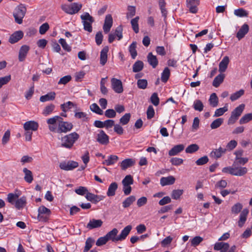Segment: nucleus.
Here are the masks:
<instances>
[{
    "instance_id": "obj_38",
    "label": "nucleus",
    "mask_w": 252,
    "mask_h": 252,
    "mask_svg": "<svg viewBox=\"0 0 252 252\" xmlns=\"http://www.w3.org/2000/svg\"><path fill=\"white\" fill-rule=\"evenodd\" d=\"M228 105L226 104L222 108H220L216 110L214 117H218L223 115V114L228 111Z\"/></svg>"
},
{
    "instance_id": "obj_19",
    "label": "nucleus",
    "mask_w": 252,
    "mask_h": 252,
    "mask_svg": "<svg viewBox=\"0 0 252 252\" xmlns=\"http://www.w3.org/2000/svg\"><path fill=\"white\" fill-rule=\"evenodd\" d=\"M135 163V161L134 159L132 158H126L120 163V166L122 170H125L127 168L134 165Z\"/></svg>"
},
{
    "instance_id": "obj_4",
    "label": "nucleus",
    "mask_w": 252,
    "mask_h": 252,
    "mask_svg": "<svg viewBox=\"0 0 252 252\" xmlns=\"http://www.w3.org/2000/svg\"><path fill=\"white\" fill-rule=\"evenodd\" d=\"M245 107L244 104H241L231 112L230 117L228 120V125H233L236 122L244 111Z\"/></svg>"
},
{
    "instance_id": "obj_27",
    "label": "nucleus",
    "mask_w": 252,
    "mask_h": 252,
    "mask_svg": "<svg viewBox=\"0 0 252 252\" xmlns=\"http://www.w3.org/2000/svg\"><path fill=\"white\" fill-rule=\"evenodd\" d=\"M249 213V210L247 209H244L240 214L239 220L238 222V225L240 227H242L247 220V217Z\"/></svg>"
},
{
    "instance_id": "obj_37",
    "label": "nucleus",
    "mask_w": 252,
    "mask_h": 252,
    "mask_svg": "<svg viewBox=\"0 0 252 252\" xmlns=\"http://www.w3.org/2000/svg\"><path fill=\"white\" fill-rule=\"evenodd\" d=\"M209 101L212 107H216L218 106L219 99L216 93H213L211 94Z\"/></svg>"
},
{
    "instance_id": "obj_14",
    "label": "nucleus",
    "mask_w": 252,
    "mask_h": 252,
    "mask_svg": "<svg viewBox=\"0 0 252 252\" xmlns=\"http://www.w3.org/2000/svg\"><path fill=\"white\" fill-rule=\"evenodd\" d=\"M23 32L21 31H16L14 32L9 37V42L13 44L17 42L23 37Z\"/></svg>"
},
{
    "instance_id": "obj_44",
    "label": "nucleus",
    "mask_w": 252,
    "mask_h": 252,
    "mask_svg": "<svg viewBox=\"0 0 252 252\" xmlns=\"http://www.w3.org/2000/svg\"><path fill=\"white\" fill-rule=\"evenodd\" d=\"M139 19V17L138 16H137L134 18L132 19L130 22L132 28L134 32L136 33L139 32V26L138 23Z\"/></svg>"
},
{
    "instance_id": "obj_20",
    "label": "nucleus",
    "mask_w": 252,
    "mask_h": 252,
    "mask_svg": "<svg viewBox=\"0 0 252 252\" xmlns=\"http://www.w3.org/2000/svg\"><path fill=\"white\" fill-rule=\"evenodd\" d=\"M132 229V226L130 225H128L126 226L121 231L120 235L118 236V241H122L125 240L127 236L129 233Z\"/></svg>"
},
{
    "instance_id": "obj_8",
    "label": "nucleus",
    "mask_w": 252,
    "mask_h": 252,
    "mask_svg": "<svg viewBox=\"0 0 252 252\" xmlns=\"http://www.w3.org/2000/svg\"><path fill=\"white\" fill-rule=\"evenodd\" d=\"M111 86L114 91L118 94L122 93L124 90L122 81L115 78H112L111 80Z\"/></svg>"
},
{
    "instance_id": "obj_7",
    "label": "nucleus",
    "mask_w": 252,
    "mask_h": 252,
    "mask_svg": "<svg viewBox=\"0 0 252 252\" xmlns=\"http://www.w3.org/2000/svg\"><path fill=\"white\" fill-rule=\"evenodd\" d=\"M78 166V162L72 160L62 162L59 165L61 169L66 171L72 170Z\"/></svg>"
},
{
    "instance_id": "obj_23",
    "label": "nucleus",
    "mask_w": 252,
    "mask_h": 252,
    "mask_svg": "<svg viewBox=\"0 0 252 252\" xmlns=\"http://www.w3.org/2000/svg\"><path fill=\"white\" fill-rule=\"evenodd\" d=\"M249 30V27L248 25L247 24H244L238 32L236 34V37L239 40L241 39L248 32Z\"/></svg>"
},
{
    "instance_id": "obj_6",
    "label": "nucleus",
    "mask_w": 252,
    "mask_h": 252,
    "mask_svg": "<svg viewBox=\"0 0 252 252\" xmlns=\"http://www.w3.org/2000/svg\"><path fill=\"white\" fill-rule=\"evenodd\" d=\"M82 5L81 4L77 2H74L70 5L63 4L62 5V9L65 13L73 15L78 12L81 9Z\"/></svg>"
},
{
    "instance_id": "obj_55",
    "label": "nucleus",
    "mask_w": 252,
    "mask_h": 252,
    "mask_svg": "<svg viewBox=\"0 0 252 252\" xmlns=\"http://www.w3.org/2000/svg\"><path fill=\"white\" fill-rule=\"evenodd\" d=\"M184 190L183 189H174L171 193V197L174 199H178L183 194Z\"/></svg>"
},
{
    "instance_id": "obj_35",
    "label": "nucleus",
    "mask_w": 252,
    "mask_h": 252,
    "mask_svg": "<svg viewBox=\"0 0 252 252\" xmlns=\"http://www.w3.org/2000/svg\"><path fill=\"white\" fill-rule=\"evenodd\" d=\"M224 77V74L220 73V74H219L215 78L213 82V86L216 88L218 87L223 81Z\"/></svg>"
},
{
    "instance_id": "obj_33",
    "label": "nucleus",
    "mask_w": 252,
    "mask_h": 252,
    "mask_svg": "<svg viewBox=\"0 0 252 252\" xmlns=\"http://www.w3.org/2000/svg\"><path fill=\"white\" fill-rule=\"evenodd\" d=\"M55 93L52 92L47 94L45 95L41 96L39 100L41 102H44L47 101L54 100L55 98Z\"/></svg>"
},
{
    "instance_id": "obj_32",
    "label": "nucleus",
    "mask_w": 252,
    "mask_h": 252,
    "mask_svg": "<svg viewBox=\"0 0 252 252\" xmlns=\"http://www.w3.org/2000/svg\"><path fill=\"white\" fill-rule=\"evenodd\" d=\"M23 171L25 174L24 180L25 181L28 183H31L33 179L32 171L27 168H24Z\"/></svg>"
},
{
    "instance_id": "obj_29",
    "label": "nucleus",
    "mask_w": 252,
    "mask_h": 252,
    "mask_svg": "<svg viewBox=\"0 0 252 252\" xmlns=\"http://www.w3.org/2000/svg\"><path fill=\"white\" fill-rule=\"evenodd\" d=\"M26 197L25 196H22L20 198H18L14 205L16 209L20 210L23 208L26 205Z\"/></svg>"
},
{
    "instance_id": "obj_25",
    "label": "nucleus",
    "mask_w": 252,
    "mask_h": 252,
    "mask_svg": "<svg viewBox=\"0 0 252 252\" xmlns=\"http://www.w3.org/2000/svg\"><path fill=\"white\" fill-rule=\"evenodd\" d=\"M175 181V178L172 176L167 177H162L160 180V184L162 186L173 185Z\"/></svg>"
},
{
    "instance_id": "obj_28",
    "label": "nucleus",
    "mask_w": 252,
    "mask_h": 252,
    "mask_svg": "<svg viewBox=\"0 0 252 252\" xmlns=\"http://www.w3.org/2000/svg\"><path fill=\"white\" fill-rule=\"evenodd\" d=\"M20 195L21 192L19 191H16L14 193H9L7 194V201L12 205H14L15 201Z\"/></svg>"
},
{
    "instance_id": "obj_49",
    "label": "nucleus",
    "mask_w": 252,
    "mask_h": 252,
    "mask_svg": "<svg viewBox=\"0 0 252 252\" xmlns=\"http://www.w3.org/2000/svg\"><path fill=\"white\" fill-rule=\"evenodd\" d=\"M244 94V90L243 89L240 90L239 91L233 93L230 96V99L231 101H233L239 98H240L242 95Z\"/></svg>"
},
{
    "instance_id": "obj_18",
    "label": "nucleus",
    "mask_w": 252,
    "mask_h": 252,
    "mask_svg": "<svg viewBox=\"0 0 252 252\" xmlns=\"http://www.w3.org/2000/svg\"><path fill=\"white\" fill-rule=\"evenodd\" d=\"M185 149V145L183 144H179L174 146L168 152L170 156H174L181 153Z\"/></svg>"
},
{
    "instance_id": "obj_42",
    "label": "nucleus",
    "mask_w": 252,
    "mask_h": 252,
    "mask_svg": "<svg viewBox=\"0 0 252 252\" xmlns=\"http://www.w3.org/2000/svg\"><path fill=\"white\" fill-rule=\"evenodd\" d=\"M193 108L195 110L201 112L203 110L204 105L200 100L196 99L193 102Z\"/></svg>"
},
{
    "instance_id": "obj_59",
    "label": "nucleus",
    "mask_w": 252,
    "mask_h": 252,
    "mask_svg": "<svg viewBox=\"0 0 252 252\" xmlns=\"http://www.w3.org/2000/svg\"><path fill=\"white\" fill-rule=\"evenodd\" d=\"M234 14L238 17H246L248 16V12L243 8H239L234 10Z\"/></svg>"
},
{
    "instance_id": "obj_53",
    "label": "nucleus",
    "mask_w": 252,
    "mask_h": 252,
    "mask_svg": "<svg viewBox=\"0 0 252 252\" xmlns=\"http://www.w3.org/2000/svg\"><path fill=\"white\" fill-rule=\"evenodd\" d=\"M55 108V106L53 104L46 106L43 110V114L45 116L49 115L54 111Z\"/></svg>"
},
{
    "instance_id": "obj_56",
    "label": "nucleus",
    "mask_w": 252,
    "mask_h": 252,
    "mask_svg": "<svg viewBox=\"0 0 252 252\" xmlns=\"http://www.w3.org/2000/svg\"><path fill=\"white\" fill-rule=\"evenodd\" d=\"M203 240V238L200 236H195L190 240L191 245L193 247L198 246Z\"/></svg>"
},
{
    "instance_id": "obj_1",
    "label": "nucleus",
    "mask_w": 252,
    "mask_h": 252,
    "mask_svg": "<svg viewBox=\"0 0 252 252\" xmlns=\"http://www.w3.org/2000/svg\"><path fill=\"white\" fill-rule=\"evenodd\" d=\"M49 130L54 132L61 133L70 131L73 128L72 124L63 121V119L59 116H55L47 120Z\"/></svg>"
},
{
    "instance_id": "obj_51",
    "label": "nucleus",
    "mask_w": 252,
    "mask_h": 252,
    "mask_svg": "<svg viewBox=\"0 0 252 252\" xmlns=\"http://www.w3.org/2000/svg\"><path fill=\"white\" fill-rule=\"evenodd\" d=\"M199 148V146L197 144H192L188 146L186 149V152L189 154L193 153L198 151Z\"/></svg>"
},
{
    "instance_id": "obj_26",
    "label": "nucleus",
    "mask_w": 252,
    "mask_h": 252,
    "mask_svg": "<svg viewBox=\"0 0 252 252\" xmlns=\"http://www.w3.org/2000/svg\"><path fill=\"white\" fill-rule=\"evenodd\" d=\"M226 151V149L220 147L218 149L214 150L210 153V156L215 158H218L221 157L222 155L224 154Z\"/></svg>"
},
{
    "instance_id": "obj_63",
    "label": "nucleus",
    "mask_w": 252,
    "mask_h": 252,
    "mask_svg": "<svg viewBox=\"0 0 252 252\" xmlns=\"http://www.w3.org/2000/svg\"><path fill=\"white\" fill-rule=\"evenodd\" d=\"M38 212L39 214H42L49 216L51 213V211L44 206L39 207L38 209Z\"/></svg>"
},
{
    "instance_id": "obj_3",
    "label": "nucleus",
    "mask_w": 252,
    "mask_h": 252,
    "mask_svg": "<svg viewBox=\"0 0 252 252\" xmlns=\"http://www.w3.org/2000/svg\"><path fill=\"white\" fill-rule=\"evenodd\" d=\"M80 18L84 27V30L89 32H91L93 31L92 25L94 21V18L88 12H85L81 15Z\"/></svg>"
},
{
    "instance_id": "obj_50",
    "label": "nucleus",
    "mask_w": 252,
    "mask_h": 252,
    "mask_svg": "<svg viewBox=\"0 0 252 252\" xmlns=\"http://www.w3.org/2000/svg\"><path fill=\"white\" fill-rule=\"evenodd\" d=\"M249 159L247 158H235V160L234 161V165H244L246 163L248 162Z\"/></svg>"
},
{
    "instance_id": "obj_21",
    "label": "nucleus",
    "mask_w": 252,
    "mask_h": 252,
    "mask_svg": "<svg viewBox=\"0 0 252 252\" xmlns=\"http://www.w3.org/2000/svg\"><path fill=\"white\" fill-rule=\"evenodd\" d=\"M229 63V59L228 56H225L219 63V71L220 73H222L226 70L228 63Z\"/></svg>"
},
{
    "instance_id": "obj_11",
    "label": "nucleus",
    "mask_w": 252,
    "mask_h": 252,
    "mask_svg": "<svg viewBox=\"0 0 252 252\" xmlns=\"http://www.w3.org/2000/svg\"><path fill=\"white\" fill-rule=\"evenodd\" d=\"M30 50V47L26 45L22 46L19 50L18 59L20 62H23Z\"/></svg>"
},
{
    "instance_id": "obj_22",
    "label": "nucleus",
    "mask_w": 252,
    "mask_h": 252,
    "mask_svg": "<svg viewBox=\"0 0 252 252\" xmlns=\"http://www.w3.org/2000/svg\"><path fill=\"white\" fill-rule=\"evenodd\" d=\"M234 176H242L245 175L248 172V169L245 167L237 166L233 164Z\"/></svg>"
},
{
    "instance_id": "obj_47",
    "label": "nucleus",
    "mask_w": 252,
    "mask_h": 252,
    "mask_svg": "<svg viewBox=\"0 0 252 252\" xmlns=\"http://www.w3.org/2000/svg\"><path fill=\"white\" fill-rule=\"evenodd\" d=\"M252 120V113H248L245 114L239 120V124H244L248 123Z\"/></svg>"
},
{
    "instance_id": "obj_2",
    "label": "nucleus",
    "mask_w": 252,
    "mask_h": 252,
    "mask_svg": "<svg viewBox=\"0 0 252 252\" xmlns=\"http://www.w3.org/2000/svg\"><path fill=\"white\" fill-rule=\"evenodd\" d=\"M79 138V135L76 132H72L62 137L61 146L67 149H71Z\"/></svg>"
},
{
    "instance_id": "obj_54",
    "label": "nucleus",
    "mask_w": 252,
    "mask_h": 252,
    "mask_svg": "<svg viewBox=\"0 0 252 252\" xmlns=\"http://www.w3.org/2000/svg\"><path fill=\"white\" fill-rule=\"evenodd\" d=\"M90 109L92 111L98 115H102L103 111L99 108L96 103H93L90 105Z\"/></svg>"
},
{
    "instance_id": "obj_24",
    "label": "nucleus",
    "mask_w": 252,
    "mask_h": 252,
    "mask_svg": "<svg viewBox=\"0 0 252 252\" xmlns=\"http://www.w3.org/2000/svg\"><path fill=\"white\" fill-rule=\"evenodd\" d=\"M86 199L94 203H96L103 199L102 196L94 194L90 192H87L86 195Z\"/></svg>"
},
{
    "instance_id": "obj_39",
    "label": "nucleus",
    "mask_w": 252,
    "mask_h": 252,
    "mask_svg": "<svg viewBox=\"0 0 252 252\" xmlns=\"http://www.w3.org/2000/svg\"><path fill=\"white\" fill-rule=\"evenodd\" d=\"M136 200V198L134 196L131 195L127 197L123 202V206L124 208H126L130 206Z\"/></svg>"
},
{
    "instance_id": "obj_46",
    "label": "nucleus",
    "mask_w": 252,
    "mask_h": 252,
    "mask_svg": "<svg viewBox=\"0 0 252 252\" xmlns=\"http://www.w3.org/2000/svg\"><path fill=\"white\" fill-rule=\"evenodd\" d=\"M74 117L79 119H81L82 121H87L88 118L87 114L83 112L74 111Z\"/></svg>"
},
{
    "instance_id": "obj_60",
    "label": "nucleus",
    "mask_w": 252,
    "mask_h": 252,
    "mask_svg": "<svg viewBox=\"0 0 252 252\" xmlns=\"http://www.w3.org/2000/svg\"><path fill=\"white\" fill-rule=\"evenodd\" d=\"M137 87L140 89H145L148 85V82L146 79H139L137 82Z\"/></svg>"
},
{
    "instance_id": "obj_36",
    "label": "nucleus",
    "mask_w": 252,
    "mask_h": 252,
    "mask_svg": "<svg viewBox=\"0 0 252 252\" xmlns=\"http://www.w3.org/2000/svg\"><path fill=\"white\" fill-rule=\"evenodd\" d=\"M75 106L76 104L71 101H67L61 105V109L63 112H67Z\"/></svg>"
},
{
    "instance_id": "obj_12",
    "label": "nucleus",
    "mask_w": 252,
    "mask_h": 252,
    "mask_svg": "<svg viewBox=\"0 0 252 252\" xmlns=\"http://www.w3.org/2000/svg\"><path fill=\"white\" fill-rule=\"evenodd\" d=\"M38 126V124L33 121H28L24 124V128L25 130L36 131Z\"/></svg>"
},
{
    "instance_id": "obj_61",
    "label": "nucleus",
    "mask_w": 252,
    "mask_h": 252,
    "mask_svg": "<svg viewBox=\"0 0 252 252\" xmlns=\"http://www.w3.org/2000/svg\"><path fill=\"white\" fill-rule=\"evenodd\" d=\"M104 115L108 118H114L116 116V112L114 109H109L105 111Z\"/></svg>"
},
{
    "instance_id": "obj_30",
    "label": "nucleus",
    "mask_w": 252,
    "mask_h": 252,
    "mask_svg": "<svg viewBox=\"0 0 252 252\" xmlns=\"http://www.w3.org/2000/svg\"><path fill=\"white\" fill-rule=\"evenodd\" d=\"M119 159V158L116 155H110L107 158L102 162V164L107 166H110L114 164Z\"/></svg>"
},
{
    "instance_id": "obj_34",
    "label": "nucleus",
    "mask_w": 252,
    "mask_h": 252,
    "mask_svg": "<svg viewBox=\"0 0 252 252\" xmlns=\"http://www.w3.org/2000/svg\"><path fill=\"white\" fill-rule=\"evenodd\" d=\"M118 189V184L116 182L112 183L109 186L107 192L108 196H113L115 195V192Z\"/></svg>"
},
{
    "instance_id": "obj_40",
    "label": "nucleus",
    "mask_w": 252,
    "mask_h": 252,
    "mask_svg": "<svg viewBox=\"0 0 252 252\" xmlns=\"http://www.w3.org/2000/svg\"><path fill=\"white\" fill-rule=\"evenodd\" d=\"M136 42H133L129 46L128 50L133 59H135L137 56V53L136 50Z\"/></svg>"
},
{
    "instance_id": "obj_52",
    "label": "nucleus",
    "mask_w": 252,
    "mask_h": 252,
    "mask_svg": "<svg viewBox=\"0 0 252 252\" xmlns=\"http://www.w3.org/2000/svg\"><path fill=\"white\" fill-rule=\"evenodd\" d=\"M133 180L132 177L130 175H126L125 178L122 180V184L123 186H127V185H131L133 184Z\"/></svg>"
},
{
    "instance_id": "obj_10",
    "label": "nucleus",
    "mask_w": 252,
    "mask_h": 252,
    "mask_svg": "<svg viewBox=\"0 0 252 252\" xmlns=\"http://www.w3.org/2000/svg\"><path fill=\"white\" fill-rule=\"evenodd\" d=\"M112 25L113 19L112 16L110 14H107L105 17L104 23L103 26V29L105 33L109 32Z\"/></svg>"
},
{
    "instance_id": "obj_41",
    "label": "nucleus",
    "mask_w": 252,
    "mask_h": 252,
    "mask_svg": "<svg viewBox=\"0 0 252 252\" xmlns=\"http://www.w3.org/2000/svg\"><path fill=\"white\" fill-rule=\"evenodd\" d=\"M170 74V69L167 67L164 68L161 73V80L162 82L166 83L168 80Z\"/></svg>"
},
{
    "instance_id": "obj_16",
    "label": "nucleus",
    "mask_w": 252,
    "mask_h": 252,
    "mask_svg": "<svg viewBox=\"0 0 252 252\" xmlns=\"http://www.w3.org/2000/svg\"><path fill=\"white\" fill-rule=\"evenodd\" d=\"M109 51V47L107 46H105L100 52V63L104 65L107 61V53Z\"/></svg>"
},
{
    "instance_id": "obj_9",
    "label": "nucleus",
    "mask_w": 252,
    "mask_h": 252,
    "mask_svg": "<svg viewBox=\"0 0 252 252\" xmlns=\"http://www.w3.org/2000/svg\"><path fill=\"white\" fill-rule=\"evenodd\" d=\"M96 141L102 145H107L109 142V137L103 130H100L96 135Z\"/></svg>"
},
{
    "instance_id": "obj_62",
    "label": "nucleus",
    "mask_w": 252,
    "mask_h": 252,
    "mask_svg": "<svg viewBox=\"0 0 252 252\" xmlns=\"http://www.w3.org/2000/svg\"><path fill=\"white\" fill-rule=\"evenodd\" d=\"M59 43L62 45L63 49L68 52H69L71 50V47L66 43L65 39L61 38L59 40Z\"/></svg>"
},
{
    "instance_id": "obj_13",
    "label": "nucleus",
    "mask_w": 252,
    "mask_h": 252,
    "mask_svg": "<svg viewBox=\"0 0 252 252\" xmlns=\"http://www.w3.org/2000/svg\"><path fill=\"white\" fill-rule=\"evenodd\" d=\"M229 248V245L227 243L217 242L215 244L214 249L220 251V252H227Z\"/></svg>"
},
{
    "instance_id": "obj_57",
    "label": "nucleus",
    "mask_w": 252,
    "mask_h": 252,
    "mask_svg": "<svg viewBox=\"0 0 252 252\" xmlns=\"http://www.w3.org/2000/svg\"><path fill=\"white\" fill-rule=\"evenodd\" d=\"M130 118V113H126L120 119V123L123 125H126L129 121Z\"/></svg>"
},
{
    "instance_id": "obj_43",
    "label": "nucleus",
    "mask_w": 252,
    "mask_h": 252,
    "mask_svg": "<svg viewBox=\"0 0 252 252\" xmlns=\"http://www.w3.org/2000/svg\"><path fill=\"white\" fill-rule=\"evenodd\" d=\"M223 123V119L219 118L214 121L211 124L210 127L211 129H214L219 127Z\"/></svg>"
},
{
    "instance_id": "obj_31",
    "label": "nucleus",
    "mask_w": 252,
    "mask_h": 252,
    "mask_svg": "<svg viewBox=\"0 0 252 252\" xmlns=\"http://www.w3.org/2000/svg\"><path fill=\"white\" fill-rule=\"evenodd\" d=\"M147 60L149 63L155 68L158 64V61L156 56L153 55L152 53L150 52L148 54Z\"/></svg>"
},
{
    "instance_id": "obj_64",
    "label": "nucleus",
    "mask_w": 252,
    "mask_h": 252,
    "mask_svg": "<svg viewBox=\"0 0 252 252\" xmlns=\"http://www.w3.org/2000/svg\"><path fill=\"white\" fill-rule=\"evenodd\" d=\"M243 206L240 203H237L233 205L231 208V211L233 213L238 214L242 209Z\"/></svg>"
},
{
    "instance_id": "obj_15",
    "label": "nucleus",
    "mask_w": 252,
    "mask_h": 252,
    "mask_svg": "<svg viewBox=\"0 0 252 252\" xmlns=\"http://www.w3.org/2000/svg\"><path fill=\"white\" fill-rule=\"evenodd\" d=\"M118 230L117 228H113L111 231L107 233L105 236L107 238L108 241L111 240L112 242L116 243L118 242L117 234Z\"/></svg>"
},
{
    "instance_id": "obj_48",
    "label": "nucleus",
    "mask_w": 252,
    "mask_h": 252,
    "mask_svg": "<svg viewBox=\"0 0 252 252\" xmlns=\"http://www.w3.org/2000/svg\"><path fill=\"white\" fill-rule=\"evenodd\" d=\"M94 241L93 238L91 237L88 238L86 241L85 246L83 250V252H88L92 248L93 244L94 243Z\"/></svg>"
},
{
    "instance_id": "obj_58",
    "label": "nucleus",
    "mask_w": 252,
    "mask_h": 252,
    "mask_svg": "<svg viewBox=\"0 0 252 252\" xmlns=\"http://www.w3.org/2000/svg\"><path fill=\"white\" fill-rule=\"evenodd\" d=\"M151 103L155 106H158L159 103V99L157 93H153L150 98Z\"/></svg>"
},
{
    "instance_id": "obj_45",
    "label": "nucleus",
    "mask_w": 252,
    "mask_h": 252,
    "mask_svg": "<svg viewBox=\"0 0 252 252\" xmlns=\"http://www.w3.org/2000/svg\"><path fill=\"white\" fill-rule=\"evenodd\" d=\"M143 63L140 61H136L133 65L132 69L134 72H138L142 70Z\"/></svg>"
},
{
    "instance_id": "obj_5",
    "label": "nucleus",
    "mask_w": 252,
    "mask_h": 252,
    "mask_svg": "<svg viewBox=\"0 0 252 252\" xmlns=\"http://www.w3.org/2000/svg\"><path fill=\"white\" fill-rule=\"evenodd\" d=\"M26 8L23 4H20L17 6L14 11L13 16L16 22L21 24L23 22V19L26 13Z\"/></svg>"
},
{
    "instance_id": "obj_17",
    "label": "nucleus",
    "mask_w": 252,
    "mask_h": 252,
    "mask_svg": "<svg viewBox=\"0 0 252 252\" xmlns=\"http://www.w3.org/2000/svg\"><path fill=\"white\" fill-rule=\"evenodd\" d=\"M103 223V221L101 220L92 219L90 220L89 223L87 225V228L89 229H93L94 228L100 227Z\"/></svg>"
}]
</instances>
